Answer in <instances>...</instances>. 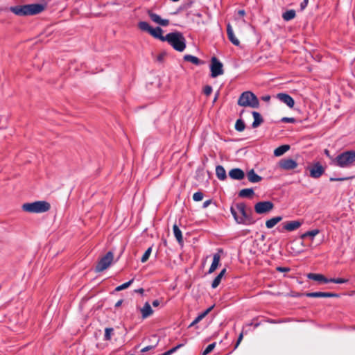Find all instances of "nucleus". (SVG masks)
<instances>
[{"mask_svg":"<svg viewBox=\"0 0 355 355\" xmlns=\"http://www.w3.org/2000/svg\"><path fill=\"white\" fill-rule=\"evenodd\" d=\"M261 99L263 101H270V96L267 95V96H263L261 97Z\"/></svg>","mask_w":355,"mask_h":355,"instance_id":"54","label":"nucleus"},{"mask_svg":"<svg viewBox=\"0 0 355 355\" xmlns=\"http://www.w3.org/2000/svg\"><path fill=\"white\" fill-rule=\"evenodd\" d=\"M283 225L284 230L291 232L298 229L302 225V223L298 220H291L284 223Z\"/></svg>","mask_w":355,"mask_h":355,"instance_id":"17","label":"nucleus"},{"mask_svg":"<svg viewBox=\"0 0 355 355\" xmlns=\"http://www.w3.org/2000/svg\"><path fill=\"white\" fill-rule=\"evenodd\" d=\"M238 105L243 107L257 108L259 102L257 97L252 92L247 91L241 94L238 100Z\"/></svg>","mask_w":355,"mask_h":355,"instance_id":"6","label":"nucleus"},{"mask_svg":"<svg viewBox=\"0 0 355 355\" xmlns=\"http://www.w3.org/2000/svg\"><path fill=\"white\" fill-rule=\"evenodd\" d=\"M266 322H268L269 323H271V324H276V323L281 322V321H277V320H273V319H268L266 320Z\"/></svg>","mask_w":355,"mask_h":355,"instance_id":"52","label":"nucleus"},{"mask_svg":"<svg viewBox=\"0 0 355 355\" xmlns=\"http://www.w3.org/2000/svg\"><path fill=\"white\" fill-rule=\"evenodd\" d=\"M353 177H345V178H330L329 180L331 182H336V181H345L349 179H352Z\"/></svg>","mask_w":355,"mask_h":355,"instance_id":"41","label":"nucleus"},{"mask_svg":"<svg viewBox=\"0 0 355 355\" xmlns=\"http://www.w3.org/2000/svg\"><path fill=\"white\" fill-rule=\"evenodd\" d=\"M214 308V306H211L207 309L205 311L199 314L195 320L189 324V327H193L197 323H198L200 321H201Z\"/></svg>","mask_w":355,"mask_h":355,"instance_id":"25","label":"nucleus"},{"mask_svg":"<svg viewBox=\"0 0 355 355\" xmlns=\"http://www.w3.org/2000/svg\"><path fill=\"white\" fill-rule=\"evenodd\" d=\"M165 55H166V53H160V54L157 56V60H158L159 62H162V61H163V60H164V58Z\"/></svg>","mask_w":355,"mask_h":355,"instance_id":"50","label":"nucleus"},{"mask_svg":"<svg viewBox=\"0 0 355 355\" xmlns=\"http://www.w3.org/2000/svg\"><path fill=\"white\" fill-rule=\"evenodd\" d=\"M130 355H134V354H130Z\"/></svg>","mask_w":355,"mask_h":355,"instance_id":"62","label":"nucleus"},{"mask_svg":"<svg viewBox=\"0 0 355 355\" xmlns=\"http://www.w3.org/2000/svg\"><path fill=\"white\" fill-rule=\"evenodd\" d=\"M123 303V300H119L116 304H115V307H119Z\"/></svg>","mask_w":355,"mask_h":355,"instance_id":"57","label":"nucleus"},{"mask_svg":"<svg viewBox=\"0 0 355 355\" xmlns=\"http://www.w3.org/2000/svg\"><path fill=\"white\" fill-rule=\"evenodd\" d=\"M238 195L240 198H247L250 199L254 196V191L252 188L243 189L239 192Z\"/></svg>","mask_w":355,"mask_h":355,"instance_id":"23","label":"nucleus"},{"mask_svg":"<svg viewBox=\"0 0 355 355\" xmlns=\"http://www.w3.org/2000/svg\"><path fill=\"white\" fill-rule=\"evenodd\" d=\"M51 205L46 201H35L31 203H24L22 209L29 213H44L49 211Z\"/></svg>","mask_w":355,"mask_h":355,"instance_id":"5","label":"nucleus"},{"mask_svg":"<svg viewBox=\"0 0 355 355\" xmlns=\"http://www.w3.org/2000/svg\"><path fill=\"white\" fill-rule=\"evenodd\" d=\"M278 164L282 169L286 171L293 170L297 166V162L291 158L282 159Z\"/></svg>","mask_w":355,"mask_h":355,"instance_id":"11","label":"nucleus"},{"mask_svg":"<svg viewBox=\"0 0 355 355\" xmlns=\"http://www.w3.org/2000/svg\"><path fill=\"white\" fill-rule=\"evenodd\" d=\"M305 295L309 297H338L339 296L337 293L328 292L306 293Z\"/></svg>","mask_w":355,"mask_h":355,"instance_id":"14","label":"nucleus"},{"mask_svg":"<svg viewBox=\"0 0 355 355\" xmlns=\"http://www.w3.org/2000/svg\"><path fill=\"white\" fill-rule=\"evenodd\" d=\"M296 16L295 11L294 10H288L283 12L282 18L284 21H290L294 19Z\"/></svg>","mask_w":355,"mask_h":355,"instance_id":"32","label":"nucleus"},{"mask_svg":"<svg viewBox=\"0 0 355 355\" xmlns=\"http://www.w3.org/2000/svg\"><path fill=\"white\" fill-rule=\"evenodd\" d=\"M141 313L143 319L148 318L153 313V310L148 302L144 304V306L141 309Z\"/></svg>","mask_w":355,"mask_h":355,"instance_id":"20","label":"nucleus"},{"mask_svg":"<svg viewBox=\"0 0 355 355\" xmlns=\"http://www.w3.org/2000/svg\"><path fill=\"white\" fill-rule=\"evenodd\" d=\"M213 202L211 199L207 200L203 202L202 208H207L209 205Z\"/></svg>","mask_w":355,"mask_h":355,"instance_id":"49","label":"nucleus"},{"mask_svg":"<svg viewBox=\"0 0 355 355\" xmlns=\"http://www.w3.org/2000/svg\"><path fill=\"white\" fill-rule=\"evenodd\" d=\"M329 283H335V284H343L348 282L347 279L343 278H330L329 279Z\"/></svg>","mask_w":355,"mask_h":355,"instance_id":"38","label":"nucleus"},{"mask_svg":"<svg viewBox=\"0 0 355 355\" xmlns=\"http://www.w3.org/2000/svg\"><path fill=\"white\" fill-rule=\"evenodd\" d=\"M324 154L328 157H329L330 159H331L332 160L334 159L333 158L331 155H330V153H329V150H327V149H325L324 151Z\"/></svg>","mask_w":355,"mask_h":355,"instance_id":"53","label":"nucleus"},{"mask_svg":"<svg viewBox=\"0 0 355 355\" xmlns=\"http://www.w3.org/2000/svg\"><path fill=\"white\" fill-rule=\"evenodd\" d=\"M184 60L187 62H190L196 65H200L204 63L203 61L200 60L199 58H198L196 56H193L192 55H185L184 56Z\"/></svg>","mask_w":355,"mask_h":355,"instance_id":"27","label":"nucleus"},{"mask_svg":"<svg viewBox=\"0 0 355 355\" xmlns=\"http://www.w3.org/2000/svg\"><path fill=\"white\" fill-rule=\"evenodd\" d=\"M225 272H226V269L223 268L220 272V273L214 278V279L213 280L212 284H211V287L213 288H216V287H218V286L220 284V283L221 282L223 277L225 275Z\"/></svg>","mask_w":355,"mask_h":355,"instance_id":"28","label":"nucleus"},{"mask_svg":"<svg viewBox=\"0 0 355 355\" xmlns=\"http://www.w3.org/2000/svg\"><path fill=\"white\" fill-rule=\"evenodd\" d=\"M160 302L158 300H155L153 301L152 304L154 307H157L159 305Z\"/></svg>","mask_w":355,"mask_h":355,"instance_id":"51","label":"nucleus"},{"mask_svg":"<svg viewBox=\"0 0 355 355\" xmlns=\"http://www.w3.org/2000/svg\"><path fill=\"white\" fill-rule=\"evenodd\" d=\"M290 149L289 145H282L274 150V155L277 157L282 156Z\"/></svg>","mask_w":355,"mask_h":355,"instance_id":"31","label":"nucleus"},{"mask_svg":"<svg viewBox=\"0 0 355 355\" xmlns=\"http://www.w3.org/2000/svg\"><path fill=\"white\" fill-rule=\"evenodd\" d=\"M277 270L279 272H289L291 269L288 267H277Z\"/></svg>","mask_w":355,"mask_h":355,"instance_id":"48","label":"nucleus"},{"mask_svg":"<svg viewBox=\"0 0 355 355\" xmlns=\"http://www.w3.org/2000/svg\"><path fill=\"white\" fill-rule=\"evenodd\" d=\"M309 3V0H304L301 3H300V9L301 10H304L307 5Z\"/></svg>","mask_w":355,"mask_h":355,"instance_id":"47","label":"nucleus"},{"mask_svg":"<svg viewBox=\"0 0 355 355\" xmlns=\"http://www.w3.org/2000/svg\"><path fill=\"white\" fill-rule=\"evenodd\" d=\"M173 231L174 236L176 238L178 242L180 244H182L183 243V236L182 234V232L176 224H175L173 225Z\"/></svg>","mask_w":355,"mask_h":355,"instance_id":"30","label":"nucleus"},{"mask_svg":"<svg viewBox=\"0 0 355 355\" xmlns=\"http://www.w3.org/2000/svg\"><path fill=\"white\" fill-rule=\"evenodd\" d=\"M229 176L232 180H241L245 177V173L241 168H235L230 171Z\"/></svg>","mask_w":355,"mask_h":355,"instance_id":"15","label":"nucleus"},{"mask_svg":"<svg viewBox=\"0 0 355 355\" xmlns=\"http://www.w3.org/2000/svg\"><path fill=\"white\" fill-rule=\"evenodd\" d=\"M245 124L244 121L241 119L236 120V123H235L236 130H237L239 132H242L245 130Z\"/></svg>","mask_w":355,"mask_h":355,"instance_id":"33","label":"nucleus"},{"mask_svg":"<svg viewBox=\"0 0 355 355\" xmlns=\"http://www.w3.org/2000/svg\"><path fill=\"white\" fill-rule=\"evenodd\" d=\"M165 41L179 52H182L186 48V40L180 32L168 33L165 35Z\"/></svg>","mask_w":355,"mask_h":355,"instance_id":"3","label":"nucleus"},{"mask_svg":"<svg viewBox=\"0 0 355 355\" xmlns=\"http://www.w3.org/2000/svg\"><path fill=\"white\" fill-rule=\"evenodd\" d=\"M260 324H261L260 322H257V323L251 322V323L248 324V325H253L254 328H257Z\"/></svg>","mask_w":355,"mask_h":355,"instance_id":"56","label":"nucleus"},{"mask_svg":"<svg viewBox=\"0 0 355 355\" xmlns=\"http://www.w3.org/2000/svg\"><path fill=\"white\" fill-rule=\"evenodd\" d=\"M273 208L274 204L271 201H260L254 205V211L258 214H267Z\"/></svg>","mask_w":355,"mask_h":355,"instance_id":"10","label":"nucleus"},{"mask_svg":"<svg viewBox=\"0 0 355 355\" xmlns=\"http://www.w3.org/2000/svg\"><path fill=\"white\" fill-rule=\"evenodd\" d=\"M216 175L220 180H225L227 178L226 171L224 167L220 165L216 167Z\"/></svg>","mask_w":355,"mask_h":355,"instance_id":"26","label":"nucleus"},{"mask_svg":"<svg viewBox=\"0 0 355 355\" xmlns=\"http://www.w3.org/2000/svg\"><path fill=\"white\" fill-rule=\"evenodd\" d=\"M324 173V168L320 162H316L310 168V176L313 178H319Z\"/></svg>","mask_w":355,"mask_h":355,"instance_id":"12","label":"nucleus"},{"mask_svg":"<svg viewBox=\"0 0 355 355\" xmlns=\"http://www.w3.org/2000/svg\"><path fill=\"white\" fill-rule=\"evenodd\" d=\"M245 10H239L238 11V15H239V16H241V17H243V16L245 15Z\"/></svg>","mask_w":355,"mask_h":355,"instance_id":"55","label":"nucleus"},{"mask_svg":"<svg viewBox=\"0 0 355 355\" xmlns=\"http://www.w3.org/2000/svg\"><path fill=\"white\" fill-rule=\"evenodd\" d=\"M182 346H184V344H179L177 346H175V347L171 348V349L168 350V352L171 355L173 353H174L175 352H176L179 348L182 347Z\"/></svg>","mask_w":355,"mask_h":355,"instance_id":"44","label":"nucleus"},{"mask_svg":"<svg viewBox=\"0 0 355 355\" xmlns=\"http://www.w3.org/2000/svg\"><path fill=\"white\" fill-rule=\"evenodd\" d=\"M247 177L248 180L252 183H257L261 181L262 177L257 175L254 169H251L247 173Z\"/></svg>","mask_w":355,"mask_h":355,"instance_id":"21","label":"nucleus"},{"mask_svg":"<svg viewBox=\"0 0 355 355\" xmlns=\"http://www.w3.org/2000/svg\"><path fill=\"white\" fill-rule=\"evenodd\" d=\"M355 162V151L347 150L337 155L334 159L333 163L340 168H347L352 166Z\"/></svg>","mask_w":355,"mask_h":355,"instance_id":"4","label":"nucleus"},{"mask_svg":"<svg viewBox=\"0 0 355 355\" xmlns=\"http://www.w3.org/2000/svg\"><path fill=\"white\" fill-rule=\"evenodd\" d=\"M137 293H143L144 292V290L143 288H139L138 290L135 291Z\"/></svg>","mask_w":355,"mask_h":355,"instance_id":"58","label":"nucleus"},{"mask_svg":"<svg viewBox=\"0 0 355 355\" xmlns=\"http://www.w3.org/2000/svg\"><path fill=\"white\" fill-rule=\"evenodd\" d=\"M252 114L254 117V121L252 123V127L253 128H257L263 122V119L257 112L253 111Z\"/></svg>","mask_w":355,"mask_h":355,"instance_id":"22","label":"nucleus"},{"mask_svg":"<svg viewBox=\"0 0 355 355\" xmlns=\"http://www.w3.org/2000/svg\"><path fill=\"white\" fill-rule=\"evenodd\" d=\"M277 98L282 102L286 104L289 107L292 108L294 106L295 101L290 95L284 93H279L277 94Z\"/></svg>","mask_w":355,"mask_h":355,"instance_id":"16","label":"nucleus"},{"mask_svg":"<svg viewBox=\"0 0 355 355\" xmlns=\"http://www.w3.org/2000/svg\"><path fill=\"white\" fill-rule=\"evenodd\" d=\"M157 344L155 345H148V346H146L145 347H144L141 350V352H146L149 350H151L153 349H154L155 347H156Z\"/></svg>","mask_w":355,"mask_h":355,"instance_id":"46","label":"nucleus"},{"mask_svg":"<svg viewBox=\"0 0 355 355\" xmlns=\"http://www.w3.org/2000/svg\"><path fill=\"white\" fill-rule=\"evenodd\" d=\"M151 252H152V247H149L146 250V252H144V254H143L141 259V261L142 263H145L149 258L150 254H151Z\"/></svg>","mask_w":355,"mask_h":355,"instance_id":"36","label":"nucleus"},{"mask_svg":"<svg viewBox=\"0 0 355 355\" xmlns=\"http://www.w3.org/2000/svg\"><path fill=\"white\" fill-rule=\"evenodd\" d=\"M223 65L222 62L215 56L212 57L211 59V64H210V70H211V76L212 78H216L218 76L223 74Z\"/></svg>","mask_w":355,"mask_h":355,"instance_id":"9","label":"nucleus"},{"mask_svg":"<svg viewBox=\"0 0 355 355\" xmlns=\"http://www.w3.org/2000/svg\"><path fill=\"white\" fill-rule=\"evenodd\" d=\"M295 119L293 118V117H283L282 119H281V121L282 122H284V123H293L295 122Z\"/></svg>","mask_w":355,"mask_h":355,"instance_id":"43","label":"nucleus"},{"mask_svg":"<svg viewBox=\"0 0 355 355\" xmlns=\"http://www.w3.org/2000/svg\"><path fill=\"white\" fill-rule=\"evenodd\" d=\"M133 281H134V279H132L130 281H128V282H125V283H124V284L117 286L116 288L115 291H122L123 289L127 288L128 287H129L132 284Z\"/></svg>","mask_w":355,"mask_h":355,"instance_id":"37","label":"nucleus"},{"mask_svg":"<svg viewBox=\"0 0 355 355\" xmlns=\"http://www.w3.org/2000/svg\"><path fill=\"white\" fill-rule=\"evenodd\" d=\"M227 34L230 41L235 46H239L240 42L234 35L231 24L229 23L227 25Z\"/></svg>","mask_w":355,"mask_h":355,"instance_id":"18","label":"nucleus"},{"mask_svg":"<svg viewBox=\"0 0 355 355\" xmlns=\"http://www.w3.org/2000/svg\"><path fill=\"white\" fill-rule=\"evenodd\" d=\"M203 193L201 191L196 192L193 196V199L194 201H200L203 198Z\"/></svg>","mask_w":355,"mask_h":355,"instance_id":"40","label":"nucleus"},{"mask_svg":"<svg viewBox=\"0 0 355 355\" xmlns=\"http://www.w3.org/2000/svg\"><path fill=\"white\" fill-rule=\"evenodd\" d=\"M161 355H170L169 353L168 352V351H166V352L163 353Z\"/></svg>","mask_w":355,"mask_h":355,"instance_id":"60","label":"nucleus"},{"mask_svg":"<svg viewBox=\"0 0 355 355\" xmlns=\"http://www.w3.org/2000/svg\"><path fill=\"white\" fill-rule=\"evenodd\" d=\"M216 343H213L211 344H209L206 349L202 352V355H207L209 354L216 347Z\"/></svg>","mask_w":355,"mask_h":355,"instance_id":"39","label":"nucleus"},{"mask_svg":"<svg viewBox=\"0 0 355 355\" xmlns=\"http://www.w3.org/2000/svg\"><path fill=\"white\" fill-rule=\"evenodd\" d=\"M45 9V6L40 3L26 4L11 6L9 10L17 16H30L37 15Z\"/></svg>","mask_w":355,"mask_h":355,"instance_id":"2","label":"nucleus"},{"mask_svg":"<svg viewBox=\"0 0 355 355\" xmlns=\"http://www.w3.org/2000/svg\"><path fill=\"white\" fill-rule=\"evenodd\" d=\"M230 212L238 224L249 225L255 223L251 207H248L245 202H238L232 205Z\"/></svg>","mask_w":355,"mask_h":355,"instance_id":"1","label":"nucleus"},{"mask_svg":"<svg viewBox=\"0 0 355 355\" xmlns=\"http://www.w3.org/2000/svg\"><path fill=\"white\" fill-rule=\"evenodd\" d=\"M307 277L310 279L318 281L320 282H323L324 284L329 283V279L325 277L322 274H318V273H309L307 275Z\"/></svg>","mask_w":355,"mask_h":355,"instance_id":"19","label":"nucleus"},{"mask_svg":"<svg viewBox=\"0 0 355 355\" xmlns=\"http://www.w3.org/2000/svg\"><path fill=\"white\" fill-rule=\"evenodd\" d=\"M138 28L142 31L148 33L155 38L159 39L162 42L165 41V36L162 35L163 31L159 26L153 28L148 22L141 21L138 23Z\"/></svg>","mask_w":355,"mask_h":355,"instance_id":"7","label":"nucleus"},{"mask_svg":"<svg viewBox=\"0 0 355 355\" xmlns=\"http://www.w3.org/2000/svg\"><path fill=\"white\" fill-rule=\"evenodd\" d=\"M203 92L206 96H209L212 92V87L210 85H206L204 87Z\"/></svg>","mask_w":355,"mask_h":355,"instance_id":"42","label":"nucleus"},{"mask_svg":"<svg viewBox=\"0 0 355 355\" xmlns=\"http://www.w3.org/2000/svg\"><path fill=\"white\" fill-rule=\"evenodd\" d=\"M147 13H148V15L149 16V17L150 18V19L153 22H155L160 26H167L169 25L168 19H162L159 15H158L157 14L153 12V11H151L150 10H148L147 11Z\"/></svg>","mask_w":355,"mask_h":355,"instance_id":"13","label":"nucleus"},{"mask_svg":"<svg viewBox=\"0 0 355 355\" xmlns=\"http://www.w3.org/2000/svg\"><path fill=\"white\" fill-rule=\"evenodd\" d=\"M114 334V329L112 327L105 328L104 334V340H110Z\"/></svg>","mask_w":355,"mask_h":355,"instance_id":"35","label":"nucleus"},{"mask_svg":"<svg viewBox=\"0 0 355 355\" xmlns=\"http://www.w3.org/2000/svg\"><path fill=\"white\" fill-rule=\"evenodd\" d=\"M282 220V216H275L273 217L266 222V226L268 229L272 228L274 226H275L279 222H280Z\"/></svg>","mask_w":355,"mask_h":355,"instance_id":"29","label":"nucleus"},{"mask_svg":"<svg viewBox=\"0 0 355 355\" xmlns=\"http://www.w3.org/2000/svg\"><path fill=\"white\" fill-rule=\"evenodd\" d=\"M218 96H219V92H217V93L216 94L215 97L214 98V102H215L217 100Z\"/></svg>","mask_w":355,"mask_h":355,"instance_id":"59","label":"nucleus"},{"mask_svg":"<svg viewBox=\"0 0 355 355\" xmlns=\"http://www.w3.org/2000/svg\"><path fill=\"white\" fill-rule=\"evenodd\" d=\"M318 233H319V230L317 229L313 230L311 231H308L301 235V239H304L308 236H310L312 239H313V237L315 236H316Z\"/></svg>","mask_w":355,"mask_h":355,"instance_id":"34","label":"nucleus"},{"mask_svg":"<svg viewBox=\"0 0 355 355\" xmlns=\"http://www.w3.org/2000/svg\"><path fill=\"white\" fill-rule=\"evenodd\" d=\"M113 259V253L111 251L107 252L106 254L101 257L98 261L95 268V271L99 272L107 269L111 265Z\"/></svg>","mask_w":355,"mask_h":355,"instance_id":"8","label":"nucleus"},{"mask_svg":"<svg viewBox=\"0 0 355 355\" xmlns=\"http://www.w3.org/2000/svg\"><path fill=\"white\" fill-rule=\"evenodd\" d=\"M112 4H114V5H121L122 3H116V2H113Z\"/></svg>","mask_w":355,"mask_h":355,"instance_id":"61","label":"nucleus"},{"mask_svg":"<svg viewBox=\"0 0 355 355\" xmlns=\"http://www.w3.org/2000/svg\"><path fill=\"white\" fill-rule=\"evenodd\" d=\"M220 257L218 253H216L214 254L213 261H212L211 265L209 269L208 273H212L216 270V268H218V266H219V263H220Z\"/></svg>","mask_w":355,"mask_h":355,"instance_id":"24","label":"nucleus"},{"mask_svg":"<svg viewBox=\"0 0 355 355\" xmlns=\"http://www.w3.org/2000/svg\"><path fill=\"white\" fill-rule=\"evenodd\" d=\"M243 338V332L242 331L239 336L236 343L234 346V349H236L238 347V346L239 345L240 343L241 342Z\"/></svg>","mask_w":355,"mask_h":355,"instance_id":"45","label":"nucleus"}]
</instances>
